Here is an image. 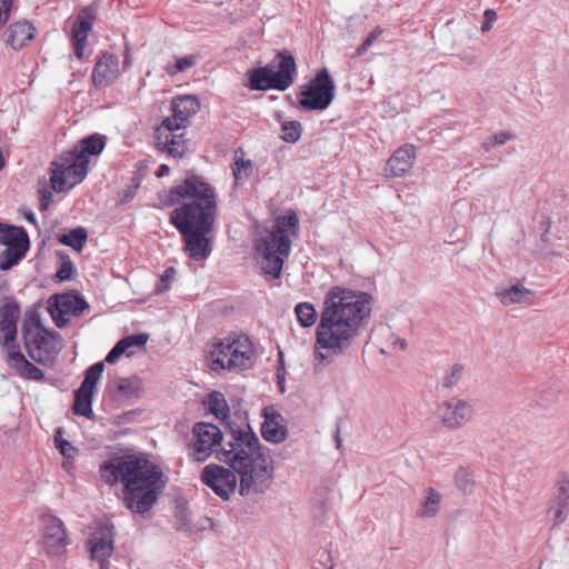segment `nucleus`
I'll return each instance as SVG.
<instances>
[{
  "label": "nucleus",
  "mask_w": 569,
  "mask_h": 569,
  "mask_svg": "<svg viewBox=\"0 0 569 569\" xmlns=\"http://www.w3.org/2000/svg\"><path fill=\"white\" fill-rule=\"evenodd\" d=\"M231 440L228 449L217 451V459L231 469L219 465H208L202 469L201 481L210 487L223 500L229 499L237 488V476H240L239 493H263L273 475V460L270 449L261 445L249 423L237 426L228 422Z\"/></svg>",
  "instance_id": "f257e3e1"
},
{
  "label": "nucleus",
  "mask_w": 569,
  "mask_h": 569,
  "mask_svg": "<svg viewBox=\"0 0 569 569\" xmlns=\"http://www.w3.org/2000/svg\"><path fill=\"white\" fill-rule=\"evenodd\" d=\"M99 472L110 486L122 483L124 507L141 516L157 505L167 486L161 468L143 455L113 457L100 465Z\"/></svg>",
  "instance_id": "f03ea898"
},
{
  "label": "nucleus",
  "mask_w": 569,
  "mask_h": 569,
  "mask_svg": "<svg viewBox=\"0 0 569 569\" xmlns=\"http://www.w3.org/2000/svg\"><path fill=\"white\" fill-rule=\"evenodd\" d=\"M177 192L190 198L170 212L169 222L179 231L189 258L206 260L212 251L210 233L218 216L216 190L202 178L198 187L188 183Z\"/></svg>",
  "instance_id": "7ed1b4c3"
},
{
  "label": "nucleus",
  "mask_w": 569,
  "mask_h": 569,
  "mask_svg": "<svg viewBox=\"0 0 569 569\" xmlns=\"http://www.w3.org/2000/svg\"><path fill=\"white\" fill-rule=\"evenodd\" d=\"M356 291L333 286L325 296L320 321L316 330L315 357L325 360L319 349H329L341 355L351 346L356 335Z\"/></svg>",
  "instance_id": "20e7f679"
},
{
  "label": "nucleus",
  "mask_w": 569,
  "mask_h": 569,
  "mask_svg": "<svg viewBox=\"0 0 569 569\" xmlns=\"http://www.w3.org/2000/svg\"><path fill=\"white\" fill-rule=\"evenodd\" d=\"M297 74V63L288 50L278 51L276 58L263 67L252 68L246 72L247 87L254 91L270 89L286 91L291 87Z\"/></svg>",
  "instance_id": "39448f33"
},
{
  "label": "nucleus",
  "mask_w": 569,
  "mask_h": 569,
  "mask_svg": "<svg viewBox=\"0 0 569 569\" xmlns=\"http://www.w3.org/2000/svg\"><path fill=\"white\" fill-rule=\"evenodd\" d=\"M254 358L253 345L247 336H229L214 345L210 352V368L218 373H239L250 369Z\"/></svg>",
  "instance_id": "423d86ee"
},
{
  "label": "nucleus",
  "mask_w": 569,
  "mask_h": 569,
  "mask_svg": "<svg viewBox=\"0 0 569 569\" xmlns=\"http://www.w3.org/2000/svg\"><path fill=\"white\" fill-rule=\"evenodd\" d=\"M336 84L326 68L303 84L298 93V107L305 111H323L335 98Z\"/></svg>",
  "instance_id": "0eeeda50"
},
{
  "label": "nucleus",
  "mask_w": 569,
  "mask_h": 569,
  "mask_svg": "<svg viewBox=\"0 0 569 569\" xmlns=\"http://www.w3.org/2000/svg\"><path fill=\"white\" fill-rule=\"evenodd\" d=\"M107 146V137L101 133H91L78 141V143L67 152V160H71V169L79 181H83L88 176V166L90 157L99 156Z\"/></svg>",
  "instance_id": "6e6552de"
},
{
  "label": "nucleus",
  "mask_w": 569,
  "mask_h": 569,
  "mask_svg": "<svg viewBox=\"0 0 569 569\" xmlns=\"http://www.w3.org/2000/svg\"><path fill=\"white\" fill-rule=\"evenodd\" d=\"M89 309V303L77 290L54 293L48 299L47 310L58 328H64L70 320L67 315L79 317Z\"/></svg>",
  "instance_id": "1a4fd4ad"
},
{
  "label": "nucleus",
  "mask_w": 569,
  "mask_h": 569,
  "mask_svg": "<svg viewBox=\"0 0 569 569\" xmlns=\"http://www.w3.org/2000/svg\"><path fill=\"white\" fill-rule=\"evenodd\" d=\"M222 441L221 430L210 422H197L192 427V442L190 445V457L198 462L206 461Z\"/></svg>",
  "instance_id": "9d476101"
},
{
  "label": "nucleus",
  "mask_w": 569,
  "mask_h": 569,
  "mask_svg": "<svg viewBox=\"0 0 569 569\" xmlns=\"http://www.w3.org/2000/svg\"><path fill=\"white\" fill-rule=\"evenodd\" d=\"M60 338L59 332L44 330V332L23 339V345L28 356L32 360L44 367H52L60 350L56 340Z\"/></svg>",
  "instance_id": "9b49d317"
},
{
  "label": "nucleus",
  "mask_w": 569,
  "mask_h": 569,
  "mask_svg": "<svg viewBox=\"0 0 569 569\" xmlns=\"http://www.w3.org/2000/svg\"><path fill=\"white\" fill-rule=\"evenodd\" d=\"M98 14V8L92 3L80 9L71 29V41L74 54L82 59L84 48L88 43L89 32L92 30L93 22Z\"/></svg>",
  "instance_id": "f8f14e48"
},
{
  "label": "nucleus",
  "mask_w": 569,
  "mask_h": 569,
  "mask_svg": "<svg viewBox=\"0 0 569 569\" xmlns=\"http://www.w3.org/2000/svg\"><path fill=\"white\" fill-rule=\"evenodd\" d=\"M437 413L446 428L458 429L470 420L472 408L468 401L452 397L439 405Z\"/></svg>",
  "instance_id": "ddd939ff"
},
{
  "label": "nucleus",
  "mask_w": 569,
  "mask_h": 569,
  "mask_svg": "<svg viewBox=\"0 0 569 569\" xmlns=\"http://www.w3.org/2000/svg\"><path fill=\"white\" fill-rule=\"evenodd\" d=\"M113 525L104 523L88 541L91 559L100 562V569H109L108 559L113 552Z\"/></svg>",
  "instance_id": "4468645a"
},
{
  "label": "nucleus",
  "mask_w": 569,
  "mask_h": 569,
  "mask_svg": "<svg viewBox=\"0 0 569 569\" xmlns=\"http://www.w3.org/2000/svg\"><path fill=\"white\" fill-rule=\"evenodd\" d=\"M0 306V332L3 333L2 346L9 347L17 339V323L20 318L21 308L12 297H3Z\"/></svg>",
  "instance_id": "2eb2a0df"
},
{
  "label": "nucleus",
  "mask_w": 569,
  "mask_h": 569,
  "mask_svg": "<svg viewBox=\"0 0 569 569\" xmlns=\"http://www.w3.org/2000/svg\"><path fill=\"white\" fill-rule=\"evenodd\" d=\"M264 421L261 425L262 438L271 443H281L288 437L287 421L284 417L274 408L266 407L262 410Z\"/></svg>",
  "instance_id": "dca6fc26"
},
{
  "label": "nucleus",
  "mask_w": 569,
  "mask_h": 569,
  "mask_svg": "<svg viewBox=\"0 0 569 569\" xmlns=\"http://www.w3.org/2000/svg\"><path fill=\"white\" fill-rule=\"evenodd\" d=\"M43 543L48 552L59 555L67 545V535L62 521L51 515L42 518Z\"/></svg>",
  "instance_id": "f3484780"
},
{
  "label": "nucleus",
  "mask_w": 569,
  "mask_h": 569,
  "mask_svg": "<svg viewBox=\"0 0 569 569\" xmlns=\"http://www.w3.org/2000/svg\"><path fill=\"white\" fill-rule=\"evenodd\" d=\"M416 160V147L406 143L398 148L388 159L385 171L387 176L397 178L405 176L413 166Z\"/></svg>",
  "instance_id": "a211bd4d"
},
{
  "label": "nucleus",
  "mask_w": 569,
  "mask_h": 569,
  "mask_svg": "<svg viewBox=\"0 0 569 569\" xmlns=\"http://www.w3.org/2000/svg\"><path fill=\"white\" fill-rule=\"evenodd\" d=\"M118 58L111 53L103 52L97 61L92 71V81L97 88L109 87L117 72Z\"/></svg>",
  "instance_id": "6ab92c4d"
},
{
  "label": "nucleus",
  "mask_w": 569,
  "mask_h": 569,
  "mask_svg": "<svg viewBox=\"0 0 569 569\" xmlns=\"http://www.w3.org/2000/svg\"><path fill=\"white\" fill-rule=\"evenodd\" d=\"M254 249L267 262V267L262 268L263 272L271 276L272 279H279L282 273L284 258L288 256H283L279 253V251H274V249L270 248L269 242L266 239H257Z\"/></svg>",
  "instance_id": "aec40b11"
},
{
  "label": "nucleus",
  "mask_w": 569,
  "mask_h": 569,
  "mask_svg": "<svg viewBox=\"0 0 569 569\" xmlns=\"http://www.w3.org/2000/svg\"><path fill=\"white\" fill-rule=\"evenodd\" d=\"M0 246L6 248H30V239L23 227L0 222Z\"/></svg>",
  "instance_id": "412c9836"
},
{
  "label": "nucleus",
  "mask_w": 569,
  "mask_h": 569,
  "mask_svg": "<svg viewBox=\"0 0 569 569\" xmlns=\"http://www.w3.org/2000/svg\"><path fill=\"white\" fill-rule=\"evenodd\" d=\"M6 36V43L12 49L19 50L34 38V28L26 20L17 21L9 26Z\"/></svg>",
  "instance_id": "4be33fe9"
},
{
  "label": "nucleus",
  "mask_w": 569,
  "mask_h": 569,
  "mask_svg": "<svg viewBox=\"0 0 569 569\" xmlns=\"http://www.w3.org/2000/svg\"><path fill=\"white\" fill-rule=\"evenodd\" d=\"M61 159L64 161L63 163H52L56 168L51 172L50 181L56 192H64L80 182L77 178L74 182L68 184L67 177H74V171L71 169V160H67V152Z\"/></svg>",
  "instance_id": "5701e85b"
},
{
  "label": "nucleus",
  "mask_w": 569,
  "mask_h": 569,
  "mask_svg": "<svg viewBox=\"0 0 569 569\" xmlns=\"http://www.w3.org/2000/svg\"><path fill=\"white\" fill-rule=\"evenodd\" d=\"M171 109L176 119L187 123L192 116L199 112L200 101L197 96H181L172 100Z\"/></svg>",
  "instance_id": "b1692460"
},
{
  "label": "nucleus",
  "mask_w": 569,
  "mask_h": 569,
  "mask_svg": "<svg viewBox=\"0 0 569 569\" xmlns=\"http://www.w3.org/2000/svg\"><path fill=\"white\" fill-rule=\"evenodd\" d=\"M532 295L530 289L519 282L510 287H501L496 291L497 298L503 306L528 302Z\"/></svg>",
  "instance_id": "393cba45"
},
{
  "label": "nucleus",
  "mask_w": 569,
  "mask_h": 569,
  "mask_svg": "<svg viewBox=\"0 0 569 569\" xmlns=\"http://www.w3.org/2000/svg\"><path fill=\"white\" fill-rule=\"evenodd\" d=\"M108 378L109 380L104 391H142L149 388L143 379L136 375L131 377H118L114 375L111 377V375L108 373Z\"/></svg>",
  "instance_id": "a878e982"
},
{
  "label": "nucleus",
  "mask_w": 569,
  "mask_h": 569,
  "mask_svg": "<svg viewBox=\"0 0 569 569\" xmlns=\"http://www.w3.org/2000/svg\"><path fill=\"white\" fill-rule=\"evenodd\" d=\"M202 176L190 173L188 174L181 183L171 187L169 193L159 194V201L161 207L169 208L173 207L180 202L181 199L189 200L190 197H182L177 192L178 190H183L186 184H194L198 187L199 182L202 180Z\"/></svg>",
  "instance_id": "bb28decb"
},
{
  "label": "nucleus",
  "mask_w": 569,
  "mask_h": 569,
  "mask_svg": "<svg viewBox=\"0 0 569 569\" xmlns=\"http://www.w3.org/2000/svg\"><path fill=\"white\" fill-rule=\"evenodd\" d=\"M370 339L373 341V343L381 345L382 340L390 342V347L392 349H399V350H406L408 347V342L397 337L392 330L391 327L385 323L376 325L370 333Z\"/></svg>",
  "instance_id": "cd10ccee"
},
{
  "label": "nucleus",
  "mask_w": 569,
  "mask_h": 569,
  "mask_svg": "<svg viewBox=\"0 0 569 569\" xmlns=\"http://www.w3.org/2000/svg\"><path fill=\"white\" fill-rule=\"evenodd\" d=\"M208 407L209 411L217 418L222 421H226L227 428L228 422H231L229 419L230 409L227 400L224 399V393H208V399L203 401ZM234 423V421H232ZM244 422H241L242 426ZM237 426L239 423L236 422ZM230 432V429H228Z\"/></svg>",
  "instance_id": "c85d7f7f"
},
{
  "label": "nucleus",
  "mask_w": 569,
  "mask_h": 569,
  "mask_svg": "<svg viewBox=\"0 0 569 569\" xmlns=\"http://www.w3.org/2000/svg\"><path fill=\"white\" fill-rule=\"evenodd\" d=\"M58 241L72 248L77 252H81L88 241V231L84 227H76L67 233L57 236Z\"/></svg>",
  "instance_id": "c756f323"
},
{
  "label": "nucleus",
  "mask_w": 569,
  "mask_h": 569,
  "mask_svg": "<svg viewBox=\"0 0 569 569\" xmlns=\"http://www.w3.org/2000/svg\"><path fill=\"white\" fill-rule=\"evenodd\" d=\"M157 149L167 152L173 158H182L186 152V146L176 140V136L166 134V139L161 140L160 128L156 130Z\"/></svg>",
  "instance_id": "7c9ffc66"
},
{
  "label": "nucleus",
  "mask_w": 569,
  "mask_h": 569,
  "mask_svg": "<svg viewBox=\"0 0 569 569\" xmlns=\"http://www.w3.org/2000/svg\"><path fill=\"white\" fill-rule=\"evenodd\" d=\"M44 330L48 329L43 327L39 311L34 308L29 309L22 323V338L28 339V337L44 332Z\"/></svg>",
  "instance_id": "2f4dec72"
},
{
  "label": "nucleus",
  "mask_w": 569,
  "mask_h": 569,
  "mask_svg": "<svg viewBox=\"0 0 569 569\" xmlns=\"http://www.w3.org/2000/svg\"><path fill=\"white\" fill-rule=\"evenodd\" d=\"M11 358L17 362V368L23 377L31 380H40L43 378V371L34 363L28 361L20 351L13 352Z\"/></svg>",
  "instance_id": "473e14b6"
},
{
  "label": "nucleus",
  "mask_w": 569,
  "mask_h": 569,
  "mask_svg": "<svg viewBox=\"0 0 569 569\" xmlns=\"http://www.w3.org/2000/svg\"><path fill=\"white\" fill-rule=\"evenodd\" d=\"M104 370V363L102 361L96 362L90 366L84 372V379L80 387L73 391H94L98 381L100 380Z\"/></svg>",
  "instance_id": "72a5a7b5"
},
{
  "label": "nucleus",
  "mask_w": 569,
  "mask_h": 569,
  "mask_svg": "<svg viewBox=\"0 0 569 569\" xmlns=\"http://www.w3.org/2000/svg\"><path fill=\"white\" fill-rule=\"evenodd\" d=\"M29 248H6L0 252V270L8 271L17 266L27 254Z\"/></svg>",
  "instance_id": "f704fd0d"
},
{
  "label": "nucleus",
  "mask_w": 569,
  "mask_h": 569,
  "mask_svg": "<svg viewBox=\"0 0 569 569\" xmlns=\"http://www.w3.org/2000/svg\"><path fill=\"white\" fill-rule=\"evenodd\" d=\"M264 239L274 251H279V253L283 256L290 254L291 240L287 233L281 232L276 226H273V230L270 232L269 237Z\"/></svg>",
  "instance_id": "c9c22d12"
},
{
  "label": "nucleus",
  "mask_w": 569,
  "mask_h": 569,
  "mask_svg": "<svg viewBox=\"0 0 569 569\" xmlns=\"http://www.w3.org/2000/svg\"><path fill=\"white\" fill-rule=\"evenodd\" d=\"M375 302L372 295L358 290V330L368 322Z\"/></svg>",
  "instance_id": "e433bc0d"
},
{
  "label": "nucleus",
  "mask_w": 569,
  "mask_h": 569,
  "mask_svg": "<svg viewBox=\"0 0 569 569\" xmlns=\"http://www.w3.org/2000/svg\"><path fill=\"white\" fill-rule=\"evenodd\" d=\"M440 502L441 495L433 488H428L426 499L421 506V510L419 511V516L423 518L435 517L439 511Z\"/></svg>",
  "instance_id": "4c0bfd02"
},
{
  "label": "nucleus",
  "mask_w": 569,
  "mask_h": 569,
  "mask_svg": "<svg viewBox=\"0 0 569 569\" xmlns=\"http://www.w3.org/2000/svg\"><path fill=\"white\" fill-rule=\"evenodd\" d=\"M92 395L93 393H74V401L72 405V411L74 415L93 419Z\"/></svg>",
  "instance_id": "58836bf2"
},
{
  "label": "nucleus",
  "mask_w": 569,
  "mask_h": 569,
  "mask_svg": "<svg viewBox=\"0 0 569 569\" xmlns=\"http://www.w3.org/2000/svg\"><path fill=\"white\" fill-rule=\"evenodd\" d=\"M295 312L298 318L299 323L303 328L311 327L315 325L318 313L310 302H300L295 307Z\"/></svg>",
  "instance_id": "ea45409f"
},
{
  "label": "nucleus",
  "mask_w": 569,
  "mask_h": 569,
  "mask_svg": "<svg viewBox=\"0 0 569 569\" xmlns=\"http://www.w3.org/2000/svg\"><path fill=\"white\" fill-rule=\"evenodd\" d=\"M57 256L61 259L62 262L57 270L56 278L60 282L71 280L76 274V267L73 262L64 251L58 250Z\"/></svg>",
  "instance_id": "a19ab883"
},
{
  "label": "nucleus",
  "mask_w": 569,
  "mask_h": 569,
  "mask_svg": "<svg viewBox=\"0 0 569 569\" xmlns=\"http://www.w3.org/2000/svg\"><path fill=\"white\" fill-rule=\"evenodd\" d=\"M281 139L288 143H296L302 133V126L297 120L284 121L281 123Z\"/></svg>",
  "instance_id": "79ce46f5"
},
{
  "label": "nucleus",
  "mask_w": 569,
  "mask_h": 569,
  "mask_svg": "<svg viewBox=\"0 0 569 569\" xmlns=\"http://www.w3.org/2000/svg\"><path fill=\"white\" fill-rule=\"evenodd\" d=\"M232 171L236 184H242L252 173V161L240 158L234 161Z\"/></svg>",
  "instance_id": "37998d69"
},
{
  "label": "nucleus",
  "mask_w": 569,
  "mask_h": 569,
  "mask_svg": "<svg viewBox=\"0 0 569 569\" xmlns=\"http://www.w3.org/2000/svg\"><path fill=\"white\" fill-rule=\"evenodd\" d=\"M455 482L457 488L466 495L470 493L475 486L472 473L462 467L456 471Z\"/></svg>",
  "instance_id": "c03bdc74"
},
{
  "label": "nucleus",
  "mask_w": 569,
  "mask_h": 569,
  "mask_svg": "<svg viewBox=\"0 0 569 569\" xmlns=\"http://www.w3.org/2000/svg\"><path fill=\"white\" fill-rule=\"evenodd\" d=\"M465 373V366L460 363H455L450 367L448 372L445 375L442 379V387L445 389H452L458 386L459 381L462 379Z\"/></svg>",
  "instance_id": "a18cd8bd"
},
{
  "label": "nucleus",
  "mask_w": 569,
  "mask_h": 569,
  "mask_svg": "<svg viewBox=\"0 0 569 569\" xmlns=\"http://www.w3.org/2000/svg\"><path fill=\"white\" fill-rule=\"evenodd\" d=\"M196 63H197V57L193 54L176 58V63L172 66H167L166 71L170 76H176V74L183 72L187 69L193 67Z\"/></svg>",
  "instance_id": "49530a36"
},
{
  "label": "nucleus",
  "mask_w": 569,
  "mask_h": 569,
  "mask_svg": "<svg viewBox=\"0 0 569 569\" xmlns=\"http://www.w3.org/2000/svg\"><path fill=\"white\" fill-rule=\"evenodd\" d=\"M274 226L283 233H287L288 229H291L295 233L299 227V218L295 211H289L287 214L279 217Z\"/></svg>",
  "instance_id": "de8ad7c7"
},
{
  "label": "nucleus",
  "mask_w": 569,
  "mask_h": 569,
  "mask_svg": "<svg viewBox=\"0 0 569 569\" xmlns=\"http://www.w3.org/2000/svg\"><path fill=\"white\" fill-rule=\"evenodd\" d=\"M176 272L177 271L173 267H168L164 269L163 273L161 274L160 279L158 280V282L156 284L154 292L157 295L164 293L170 289L171 283L174 279Z\"/></svg>",
  "instance_id": "09e8293b"
},
{
  "label": "nucleus",
  "mask_w": 569,
  "mask_h": 569,
  "mask_svg": "<svg viewBox=\"0 0 569 569\" xmlns=\"http://www.w3.org/2000/svg\"><path fill=\"white\" fill-rule=\"evenodd\" d=\"M56 447L59 449L60 453L66 458H72L76 452V448L68 441L61 437V430L57 431L54 436Z\"/></svg>",
  "instance_id": "8fccbe9b"
},
{
  "label": "nucleus",
  "mask_w": 569,
  "mask_h": 569,
  "mask_svg": "<svg viewBox=\"0 0 569 569\" xmlns=\"http://www.w3.org/2000/svg\"><path fill=\"white\" fill-rule=\"evenodd\" d=\"M148 339H149V335L141 332V333L126 336L124 338H122L120 340L124 342V347L128 350L131 347L143 348L146 346Z\"/></svg>",
  "instance_id": "3c124183"
},
{
  "label": "nucleus",
  "mask_w": 569,
  "mask_h": 569,
  "mask_svg": "<svg viewBox=\"0 0 569 569\" xmlns=\"http://www.w3.org/2000/svg\"><path fill=\"white\" fill-rule=\"evenodd\" d=\"M187 123L183 121H180L179 119L174 118V113L172 112V117H167L161 122V128L166 129L171 134L173 131L179 130L181 128H186Z\"/></svg>",
  "instance_id": "603ef678"
},
{
  "label": "nucleus",
  "mask_w": 569,
  "mask_h": 569,
  "mask_svg": "<svg viewBox=\"0 0 569 569\" xmlns=\"http://www.w3.org/2000/svg\"><path fill=\"white\" fill-rule=\"evenodd\" d=\"M127 352V349L124 347V342L119 340L112 349L108 352L106 357V361L108 363H114L123 353Z\"/></svg>",
  "instance_id": "864d4df0"
},
{
  "label": "nucleus",
  "mask_w": 569,
  "mask_h": 569,
  "mask_svg": "<svg viewBox=\"0 0 569 569\" xmlns=\"http://www.w3.org/2000/svg\"><path fill=\"white\" fill-rule=\"evenodd\" d=\"M382 34V29L376 27L370 34L365 39L362 44L358 47V56L363 54L372 44L375 40H377Z\"/></svg>",
  "instance_id": "5fc2aeb1"
},
{
  "label": "nucleus",
  "mask_w": 569,
  "mask_h": 569,
  "mask_svg": "<svg viewBox=\"0 0 569 569\" xmlns=\"http://www.w3.org/2000/svg\"><path fill=\"white\" fill-rule=\"evenodd\" d=\"M12 7L13 0H0V29L8 22Z\"/></svg>",
  "instance_id": "6e6d98bb"
},
{
  "label": "nucleus",
  "mask_w": 569,
  "mask_h": 569,
  "mask_svg": "<svg viewBox=\"0 0 569 569\" xmlns=\"http://www.w3.org/2000/svg\"><path fill=\"white\" fill-rule=\"evenodd\" d=\"M137 193V184H128L121 192H119V204L129 203Z\"/></svg>",
  "instance_id": "4d7b16f0"
},
{
  "label": "nucleus",
  "mask_w": 569,
  "mask_h": 569,
  "mask_svg": "<svg viewBox=\"0 0 569 569\" xmlns=\"http://www.w3.org/2000/svg\"><path fill=\"white\" fill-rule=\"evenodd\" d=\"M39 200H40V210L46 211L51 201H52V192L46 188L39 190Z\"/></svg>",
  "instance_id": "13d9d810"
},
{
  "label": "nucleus",
  "mask_w": 569,
  "mask_h": 569,
  "mask_svg": "<svg viewBox=\"0 0 569 569\" xmlns=\"http://www.w3.org/2000/svg\"><path fill=\"white\" fill-rule=\"evenodd\" d=\"M553 503L557 505V508L555 509V525H560L566 520V502L561 499H556Z\"/></svg>",
  "instance_id": "bf43d9fd"
},
{
  "label": "nucleus",
  "mask_w": 569,
  "mask_h": 569,
  "mask_svg": "<svg viewBox=\"0 0 569 569\" xmlns=\"http://www.w3.org/2000/svg\"><path fill=\"white\" fill-rule=\"evenodd\" d=\"M557 489L560 493L558 499L566 502L569 499V478L565 477L557 482Z\"/></svg>",
  "instance_id": "052dcab7"
},
{
  "label": "nucleus",
  "mask_w": 569,
  "mask_h": 569,
  "mask_svg": "<svg viewBox=\"0 0 569 569\" xmlns=\"http://www.w3.org/2000/svg\"><path fill=\"white\" fill-rule=\"evenodd\" d=\"M515 136L509 131H499L493 134L492 140L496 147L505 144L507 141L513 139Z\"/></svg>",
  "instance_id": "680f3d73"
},
{
  "label": "nucleus",
  "mask_w": 569,
  "mask_h": 569,
  "mask_svg": "<svg viewBox=\"0 0 569 569\" xmlns=\"http://www.w3.org/2000/svg\"><path fill=\"white\" fill-rule=\"evenodd\" d=\"M459 58L461 61H463L467 64H473L477 61V58L475 54L463 51L459 54Z\"/></svg>",
  "instance_id": "e2e57ef3"
},
{
  "label": "nucleus",
  "mask_w": 569,
  "mask_h": 569,
  "mask_svg": "<svg viewBox=\"0 0 569 569\" xmlns=\"http://www.w3.org/2000/svg\"><path fill=\"white\" fill-rule=\"evenodd\" d=\"M169 173H170V168H169L167 164H163V163H162V164H160V166L158 167V170H157V172H156V176H157L158 178H162V177L168 176Z\"/></svg>",
  "instance_id": "0e129e2a"
},
{
  "label": "nucleus",
  "mask_w": 569,
  "mask_h": 569,
  "mask_svg": "<svg viewBox=\"0 0 569 569\" xmlns=\"http://www.w3.org/2000/svg\"><path fill=\"white\" fill-rule=\"evenodd\" d=\"M496 18H497V14L493 10L487 9L485 11V20H489V21L493 22L496 20Z\"/></svg>",
  "instance_id": "69168bd1"
},
{
  "label": "nucleus",
  "mask_w": 569,
  "mask_h": 569,
  "mask_svg": "<svg viewBox=\"0 0 569 569\" xmlns=\"http://www.w3.org/2000/svg\"><path fill=\"white\" fill-rule=\"evenodd\" d=\"M495 147L496 144H493L492 138L488 141L482 142V149L485 150V152H489Z\"/></svg>",
  "instance_id": "338daca9"
},
{
  "label": "nucleus",
  "mask_w": 569,
  "mask_h": 569,
  "mask_svg": "<svg viewBox=\"0 0 569 569\" xmlns=\"http://www.w3.org/2000/svg\"><path fill=\"white\" fill-rule=\"evenodd\" d=\"M24 218L29 222L37 223L36 214L32 211H26Z\"/></svg>",
  "instance_id": "774afa93"
}]
</instances>
